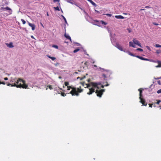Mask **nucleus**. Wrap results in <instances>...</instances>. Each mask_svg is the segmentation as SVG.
I'll list each match as a JSON object with an SVG mask.
<instances>
[{
    "instance_id": "nucleus-13",
    "label": "nucleus",
    "mask_w": 161,
    "mask_h": 161,
    "mask_svg": "<svg viewBox=\"0 0 161 161\" xmlns=\"http://www.w3.org/2000/svg\"><path fill=\"white\" fill-rule=\"evenodd\" d=\"M115 17L117 19H124V17L121 15H115Z\"/></svg>"
},
{
    "instance_id": "nucleus-49",
    "label": "nucleus",
    "mask_w": 161,
    "mask_h": 161,
    "mask_svg": "<svg viewBox=\"0 0 161 161\" xmlns=\"http://www.w3.org/2000/svg\"><path fill=\"white\" fill-rule=\"evenodd\" d=\"M63 18H64V19L65 21L66 22V19L64 17H63Z\"/></svg>"
},
{
    "instance_id": "nucleus-24",
    "label": "nucleus",
    "mask_w": 161,
    "mask_h": 161,
    "mask_svg": "<svg viewBox=\"0 0 161 161\" xmlns=\"http://www.w3.org/2000/svg\"><path fill=\"white\" fill-rule=\"evenodd\" d=\"M155 47H161V45H160L159 44H155Z\"/></svg>"
},
{
    "instance_id": "nucleus-30",
    "label": "nucleus",
    "mask_w": 161,
    "mask_h": 161,
    "mask_svg": "<svg viewBox=\"0 0 161 161\" xmlns=\"http://www.w3.org/2000/svg\"><path fill=\"white\" fill-rule=\"evenodd\" d=\"M5 8V9H6L8 10H11V9L10 8H9V7H6V8Z\"/></svg>"
},
{
    "instance_id": "nucleus-51",
    "label": "nucleus",
    "mask_w": 161,
    "mask_h": 161,
    "mask_svg": "<svg viewBox=\"0 0 161 161\" xmlns=\"http://www.w3.org/2000/svg\"><path fill=\"white\" fill-rule=\"evenodd\" d=\"M145 9H141L140 11L144 10Z\"/></svg>"
},
{
    "instance_id": "nucleus-23",
    "label": "nucleus",
    "mask_w": 161,
    "mask_h": 161,
    "mask_svg": "<svg viewBox=\"0 0 161 161\" xmlns=\"http://www.w3.org/2000/svg\"><path fill=\"white\" fill-rule=\"evenodd\" d=\"M52 47L58 49V47L57 45H53L52 46Z\"/></svg>"
},
{
    "instance_id": "nucleus-28",
    "label": "nucleus",
    "mask_w": 161,
    "mask_h": 161,
    "mask_svg": "<svg viewBox=\"0 0 161 161\" xmlns=\"http://www.w3.org/2000/svg\"><path fill=\"white\" fill-rule=\"evenodd\" d=\"M21 21H22V23L23 24H25L26 23L25 21L23 19H21Z\"/></svg>"
},
{
    "instance_id": "nucleus-3",
    "label": "nucleus",
    "mask_w": 161,
    "mask_h": 161,
    "mask_svg": "<svg viewBox=\"0 0 161 161\" xmlns=\"http://www.w3.org/2000/svg\"><path fill=\"white\" fill-rule=\"evenodd\" d=\"M104 91V89H101L99 90H97L96 91V93H97V97H101Z\"/></svg>"
},
{
    "instance_id": "nucleus-43",
    "label": "nucleus",
    "mask_w": 161,
    "mask_h": 161,
    "mask_svg": "<svg viewBox=\"0 0 161 161\" xmlns=\"http://www.w3.org/2000/svg\"><path fill=\"white\" fill-rule=\"evenodd\" d=\"M145 8H150V7L149 6H145Z\"/></svg>"
},
{
    "instance_id": "nucleus-16",
    "label": "nucleus",
    "mask_w": 161,
    "mask_h": 161,
    "mask_svg": "<svg viewBox=\"0 0 161 161\" xmlns=\"http://www.w3.org/2000/svg\"><path fill=\"white\" fill-rule=\"evenodd\" d=\"M64 36L67 39L69 40L71 42V37H70L69 35H67L66 34H65Z\"/></svg>"
},
{
    "instance_id": "nucleus-35",
    "label": "nucleus",
    "mask_w": 161,
    "mask_h": 161,
    "mask_svg": "<svg viewBox=\"0 0 161 161\" xmlns=\"http://www.w3.org/2000/svg\"><path fill=\"white\" fill-rule=\"evenodd\" d=\"M105 14L109 17H111L112 16V14Z\"/></svg>"
},
{
    "instance_id": "nucleus-47",
    "label": "nucleus",
    "mask_w": 161,
    "mask_h": 161,
    "mask_svg": "<svg viewBox=\"0 0 161 161\" xmlns=\"http://www.w3.org/2000/svg\"><path fill=\"white\" fill-rule=\"evenodd\" d=\"M5 8H4V7H2V8H1V10H3V9H5Z\"/></svg>"
},
{
    "instance_id": "nucleus-45",
    "label": "nucleus",
    "mask_w": 161,
    "mask_h": 161,
    "mask_svg": "<svg viewBox=\"0 0 161 161\" xmlns=\"http://www.w3.org/2000/svg\"><path fill=\"white\" fill-rule=\"evenodd\" d=\"M1 84H3V85H5V83L4 81L1 82Z\"/></svg>"
},
{
    "instance_id": "nucleus-59",
    "label": "nucleus",
    "mask_w": 161,
    "mask_h": 161,
    "mask_svg": "<svg viewBox=\"0 0 161 161\" xmlns=\"http://www.w3.org/2000/svg\"><path fill=\"white\" fill-rule=\"evenodd\" d=\"M63 87L64 88L65 87L64 86H63Z\"/></svg>"
},
{
    "instance_id": "nucleus-50",
    "label": "nucleus",
    "mask_w": 161,
    "mask_h": 161,
    "mask_svg": "<svg viewBox=\"0 0 161 161\" xmlns=\"http://www.w3.org/2000/svg\"><path fill=\"white\" fill-rule=\"evenodd\" d=\"M90 81V79H88V80H87V81L88 82H89Z\"/></svg>"
},
{
    "instance_id": "nucleus-54",
    "label": "nucleus",
    "mask_w": 161,
    "mask_h": 161,
    "mask_svg": "<svg viewBox=\"0 0 161 161\" xmlns=\"http://www.w3.org/2000/svg\"><path fill=\"white\" fill-rule=\"evenodd\" d=\"M109 84H107V85H105V86H109Z\"/></svg>"
},
{
    "instance_id": "nucleus-37",
    "label": "nucleus",
    "mask_w": 161,
    "mask_h": 161,
    "mask_svg": "<svg viewBox=\"0 0 161 161\" xmlns=\"http://www.w3.org/2000/svg\"><path fill=\"white\" fill-rule=\"evenodd\" d=\"M102 75H103V77L104 78L107 77V76H106V74H103Z\"/></svg>"
},
{
    "instance_id": "nucleus-48",
    "label": "nucleus",
    "mask_w": 161,
    "mask_h": 161,
    "mask_svg": "<svg viewBox=\"0 0 161 161\" xmlns=\"http://www.w3.org/2000/svg\"><path fill=\"white\" fill-rule=\"evenodd\" d=\"M81 84H82V85L83 86H84V82H83L81 83Z\"/></svg>"
},
{
    "instance_id": "nucleus-7",
    "label": "nucleus",
    "mask_w": 161,
    "mask_h": 161,
    "mask_svg": "<svg viewBox=\"0 0 161 161\" xmlns=\"http://www.w3.org/2000/svg\"><path fill=\"white\" fill-rule=\"evenodd\" d=\"M28 23L29 26L32 28V30L34 31L35 29V26L34 24L31 23H30L28 22Z\"/></svg>"
},
{
    "instance_id": "nucleus-11",
    "label": "nucleus",
    "mask_w": 161,
    "mask_h": 161,
    "mask_svg": "<svg viewBox=\"0 0 161 161\" xmlns=\"http://www.w3.org/2000/svg\"><path fill=\"white\" fill-rule=\"evenodd\" d=\"M6 45L7 47H9V48H13L14 47V46L13 45V43L12 42H10L9 43H6Z\"/></svg>"
},
{
    "instance_id": "nucleus-2",
    "label": "nucleus",
    "mask_w": 161,
    "mask_h": 161,
    "mask_svg": "<svg viewBox=\"0 0 161 161\" xmlns=\"http://www.w3.org/2000/svg\"><path fill=\"white\" fill-rule=\"evenodd\" d=\"M67 88L68 90H69L70 89H72L69 93L71 94L72 96H78L79 95V93L82 92V90L78 88L77 90L76 88L72 86H68Z\"/></svg>"
},
{
    "instance_id": "nucleus-10",
    "label": "nucleus",
    "mask_w": 161,
    "mask_h": 161,
    "mask_svg": "<svg viewBox=\"0 0 161 161\" xmlns=\"http://www.w3.org/2000/svg\"><path fill=\"white\" fill-rule=\"evenodd\" d=\"M143 90V89L142 88H140L138 90V91H139V98H141L142 97V91Z\"/></svg>"
},
{
    "instance_id": "nucleus-12",
    "label": "nucleus",
    "mask_w": 161,
    "mask_h": 161,
    "mask_svg": "<svg viewBox=\"0 0 161 161\" xmlns=\"http://www.w3.org/2000/svg\"><path fill=\"white\" fill-rule=\"evenodd\" d=\"M91 84L92 86L94 87H97L98 84L97 83L93 82H91Z\"/></svg>"
},
{
    "instance_id": "nucleus-4",
    "label": "nucleus",
    "mask_w": 161,
    "mask_h": 161,
    "mask_svg": "<svg viewBox=\"0 0 161 161\" xmlns=\"http://www.w3.org/2000/svg\"><path fill=\"white\" fill-rule=\"evenodd\" d=\"M133 42L135 44L137 45L140 47H142L141 43L138 41L135 38H134L133 39Z\"/></svg>"
},
{
    "instance_id": "nucleus-46",
    "label": "nucleus",
    "mask_w": 161,
    "mask_h": 161,
    "mask_svg": "<svg viewBox=\"0 0 161 161\" xmlns=\"http://www.w3.org/2000/svg\"><path fill=\"white\" fill-rule=\"evenodd\" d=\"M4 80H8V78L7 77H5L4 78Z\"/></svg>"
},
{
    "instance_id": "nucleus-32",
    "label": "nucleus",
    "mask_w": 161,
    "mask_h": 161,
    "mask_svg": "<svg viewBox=\"0 0 161 161\" xmlns=\"http://www.w3.org/2000/svg\"><path fill=\"white\" fill-rule=\"evenodd\" d=\"M136 50H137V51H140L141 52H142L143 51V49H142L141 48H137L136 49Z\"/></svg>"
},
{
    "instance_id": "nucleus-22",
    "label": "nucleus",
    "mask_w": 161,
    "mask_h": 161,
    "mask_svg": "<svg viewBox=\"0 0 161 161\" xmlns=\"http://www.w3.org/2000/svg\"><path fill=\"white\" fill-rule=\"evenodd\" d=\"M80 50V49L79 48L76 49H75V50H74V51H73V52L74 53H76L77 52L79 51Z\"/></svg>"
},
{
    "instance_id": "nucleus-15",
    "label": "nucleus",
    "mask_w": 161,
    "mask_h": 161,
    "mask_svg": "<svg viewBox=\"0 0 161 161\" xmlns=\"http://www.w3.org/2000/svg\"><path fill=\"white\" fill-rule=\"evenodd\" d=\"M157 63H158V65L156 66V67H161V61H157Z\"/></svg>"
},
{
    "instance_id": "nucleus-61",
    "label": "nucleus",
    "mask_w": 161,
    "mask_h": 161,
    "mask_svg": "<svg viewBox=\"0 0 161 161\" xmlns=\"http://www.w3.org/2000/svg\"><path fill=\"white\" fill-rule=\"evenodd\" d=\"M42 24V25L43 26V25L42 24Z\"/></svg>"
},
{
    "instance_id": "nucleus-33",
    "label": "nucleus",
    "mask_w": 161,
    "mask_h": 161,
    "mask_svg": "<svg viewBox=\"0 0 161 161\" xmlns=\"http://www.w3.org/2000/svg\"><path fill=\"white\" fill-rule=\"evenodd\" d=\"M129 54L131 56H135V55L134 54H133V53H131L129 52Z\"/></svg>"
},
{
    "instance_id": "nucleus-44",
    "label": "nucleus",
    "mask_w": 161,
    "mask_h": 161,
    "mask_svg": "<svg viewBox=\"0 0 161 161\" xmlns=\"http://www.w3.org/2000/svg\"><path fill=\"white\" fill-rule=\"evenodd\" d=\"M158 84H159V85H161V82H160V80L158 81Z\"/></svg>"
},
{
    "instance_id": "nucleus-26",
    "label": "nucleus",
    "mask_w": 161,
    "mask_h": 161,
    "mask_svg": "<svg viewBox=\"0 0 161 161\" xmlns=\"http://www.w3.org/2000/svg\"><path fill=\"white\" fill-rule=\"evenodd\" d=\"M86 77L84 76L83 77H82L81 78L80 77H78L77 78V79H80V80H83V79H84V78H85Z\"/></svg>"
},
{
    "instance_id": "nucleus-56",
    "label": "nucleus",
    "mask_w": 161,
    "mask_h": 161,
    "mask_svg": "<svg viewBox=\"0 0 161 161\" xmlns=\"http://www.w3.org/2000/svg\"><path fill=\"white\" fill-rule=\"evenodd\" d=\"M95 11L97 12H98V11L95 10Z\"/></svg>"
},
{
    "instance_id": "nucleus-9",
    "label": "nucleus",
    "mask_w": 161,
    "mask_h": 161,
    "mask_svg": "<svg viewBox=\"0 0 161 161\" xmlns=\"http://www.w3.org/2000/svg\"><path fill=\"white\" fill-rule=\"evenodd\" d=\"M136 57L140 59L143 60H146V61H149V59H148L144 58L143 57H141L140 56H139L138 55L136 56Z\"/></svg>"
},
{
    "instance_id": "nucleus-41",
    "label": "nucleus",
    "mask_w": 161,
    "mask_h": 161,
    "mask_svg": "<svg viewBox=\"0 0 161 161\" xmlns=\"http://www.w3.org/2000/svg\"><path fill=\"white\" fill-rule=\"evenodd\" d=\"M78 88H79V89H81V90H82V91H83V89L81 88V87L80 86L79 87H78V88H76V89H77L76 90H77V89H78Z\"/></svg>"
},
{
    "instance_id": "nucleus-57",
    "label": "nucleus",
    "mask_w": 161,
    "mask_h": 161,
    "mask_svg": "<svg viewBox=\"0 0 161 161\" xmlns=\"http://www.w3.org/2000/svg\"><path fill=\"white\" fill-rule=\"evenodd\" d=\"M1 81H0V84H1Z\"/></svg>"
},
{
    "instance_id": "nucleus-55",
    "label": "nucleus",
    "mask_w": 161,
    "mask_h": 161,
    "mask_svg": "<svg viewBox=\"0 0 161 161\" xmlns=\"http://www.w3.org/2000/svg\"><path fill=\"white\" fill-rule=\"evenodd\" d=\"M102 87L103 88L104 87L103 86V85L102 86Z\"/></svg>"
},
{
    "instance_id": "nucleus-36",
    "label": "nucleus",
    "mask_w": 161,
    "mask_h": 161,
    "mask_svg": "<svg viewBox=\"0 0 161 161\" xmlns=\"http://www.w3.org/2000/svg\"><path fill=\"white\" fill-rule=\"evenodd\" d=\"M157 93L158 94H159V93H161V89H159V90H158L157 91Z\"/></svg>"
},
{
    "instance_id": "nucleus-42",
    "label": "nucleus",
    "mask_w": 161,
    "mask_h": 161,
    "mask_svg": "<svg viewBox=\"0 0 161 161\" xmlns=\"http://www.w3.org/2000/svg\"><path fill=\"white\" fill-rule=\"evenodd\" d=\"M149 107H151V108L152 107V105H153V104H149Z\"/></svg>"
},
{
    "instance_id": "nucleus-29",
    "label": "nucleus",
    "mask_w": 161,
    "mask_h": 161,
    "mask_svg": "<svg viewBox=\"0 0 161 161\" xmlns=\"http://www.w3.org/2000/svg\"><path fill=\"white\" fill-rule=\"evenodd\" d=\"M161 53V51L160 50H156V53L157 54H159Z\"/></svg>"
},
{
    "instance_id": "nucleus-6",
    "label": "nucleus",
    "mask_w": 161,
    "mask_h": 161,
    "mask_svg": "<svg viewBox=\"0 0 161 161\" xmlns=\"http://www.w3.org/2000/svg\"><path fill=\"white\" fill-rule=\"evenodd\" d=\"M89 92L87 93L88 95L92 94L93 93L95 92V89L93 88H89Z\"/></svg>"
},
{
    "instance_id": "nucleus-1",
    "label": "nucleus",
    "mask_w": 161,
    "mask_h": 161,
    "mask_svg": "<svg viewBox=\"0 0 161 161\" xmlns=\"http://www.w3.org/2000/svg\"><path fill=\"white\" fill-rule=\"evenodd\" d=\"M16 83V84L15 83L12 84L8 83L7 84V86H16L17 88H22L25 89L28 87V86L25 83V81L22 79H18L17 80Z\"/></svg>"
},
{
    "instance_id": "nucleus-21",
    "label": "nucleus",
    "mask_w": 161,
    "mask_h": 161,
    "mask_svg": "<svg viewBox=\"0 0 161 161\" xmlns=\"http://www.w3.org/2000/svg\"><path fill=\"white\" fill-rule=\"evenodd\" d=\"M54 8L55 10L59 11L60 9L57 6L56 7H54Z\"/></svg>"
},
{
    "instance_id": "nucleus-60",
    "label": "nucleus",
    "mask_w": 161,
    "mask_h": 161,
    "mask_svg": "<svg viewBox=\"0 0 161 161\" xmlns=\"http://www.w3.org/2000/svg\"><path fill=\"white\" fill-rule=\"evenodd\" d=\"M130 32V31H129V32Z\"/></svg>"
},
{
    "instance_id": "nucleus-8",
    "label": "nucleus",
    "mask_w": 161,
    "mask_h": 161,
    "mask_svg": "<svg viewBox=\"0 0 161 161\" xmlns=\"http://www.w3.org/2000/svg\"><path fill=\"white\" fill-rule=\"evenodd\" d=\"M116 47L119 49L121 51H123V48L122 47L120 46L118 43H116Z\"/></svg>"
},
{
    "instance_id": "nucleus-5",
    "label": "nucleus",
    "mask_w": 161,
    "mask_h": 161,
    "mask_svg": "<svg viewBox=\"0 0 161 161\" xmlns=\"http://www.w3.org/2000/svg\"><path fill=\"white\" fill-rule=\"evenodd\" d=\"M140 100V102L144 106H146L147 105V103L146 102L145 100L142 97L139 98Z\"/></svg>"
},
{
    "instance_id": "nucleus-14",
    "label": "nucleus",
    "mask_w": 161,
    "mask_h": 161,
    "mask_svg": "<svg viewBox=\"0 0 161 161\" xmlns=\"http://www.w3.org/2000/svg\"><path fill=\"white\" fill-rule=\"evenodd\" d=\"M134 43H133V42H129V46L130 47H133L135 48V46L134 45Z\"/></svg>"
},
{
    "instance_id": "nucleus-18",
    "label": "nucleus",
    "mask_w": 161,
    "mask_h": 161,
    "mask_svg": "<svg viewBox=\"0 0 161 161\" xmlns=\"http://www.w3.org/2000/svg\"><path fill=\"white\" fill-rule=\"evenodd\" d=\"M89 2L93 5L94 6H96V4L92 0H87Z\"/></svg>"
},
{
    "instance_id": "nucleus-52",
    "label": "nucleus",
    "mask_w": 161,
    "mask_h": 161,
    "mask_svg": "<svg viewBox=\"0 0 161 161\" xmlns=\"http://www.w3.org/2000/svg\"><path fill=\"white\" fill-rule=\"evenodd\" d=\"M31 37L32 38H34V36H31Z\"/></svg>"
},
{
    "instance_id": "nucleus-34",
    "label": "nucleus",
    "mask_w": 161,
    "mask_h": 161,
    "mask_svg": "<svg viewBox=\"0 0 161 161\" xmlns=\"http://www.w3.org/2000/svg\"><path fill=\"white\" fill-rule=\"evenodd\" d=\"M146 47H147V49L149 51H151V49L150 48V47L148 46H146Z\"/></svg>"
},
{
    "instance_id": "nucleus-58",
    "label": "nucleus",
    "mask_w": 161,
    "mask_h": 161,
    "mask_svg": "<svg viewBox=\"0 0 161 161\" xmlns=\"http://www.w3.org/2000/svg\"><path fill=\"white\" fill-rule=\"evenodd\" d=\"M47 88L46 89V90H47Z\"/></svg>"
},
{
    "instance_id": "nucleus-39",
    "label": "nucleus",
    "mask_w": 161,
    "mask_h": 161,
    "mask_svg": "<svg viewBox=\"0 0 161 161\" xmlns=\"http://www.w3.org/2000/svg\"><path fill=\"white\" fill-rule=\"evenodd\" d=\"M161 102V101L160 100H158L157 102V104H159V103Z\"/></svg>"
},
{
    "instance_id": "nucleus-27",
    "label": "nucleus",
    "mask_w": 161,
    "mask_h": 161,
    "mask_svg": "<svg viewBox=\"0 0 161 161\" xmlns=\"http://www.w3.org/2000/svg\"><path fill=\"white\" fill-rule=\"evenodd\" d=\"M61 95L63 97H64L66 96V94L64 92H61Z\"/></svg>"
},
{
    "instance_id": "nucleus-53",
    "label": "nucleus",
    "mask_w": 161,
    "mask_h": 161,
    "mask_svg": "<svg viewBox=\"0 0 161 161\" xmlns=\"http://www.w3.org/2000/svg\"><path fill=\"white\" fill-rule=\"evenodd\" d=\"M47 16H49V14H48V12H47Z\"/></svg>"
},
{
    "instance_id": "nucleus-20",
    "label": "nucleus",
    "mask_w": 161,
    "mask_h": 161,
    "mask_svg": "<svg viewBox=\"0 0 161 161\" xmlns=\"http://www.w3.org/2000/svg\"><path fill=\"white\" fill-rule=\"evenodd\" d=\"M64 84L65 86H67V87H68V86H69V83L68 82H65Z\"/></svg>"
},
{
    "instance_id": "nucleus-38",
    "label": "nucleus",
    "mask_w": 161,
    "mask_h": 161,
    "mask_svg": "<svg viewBox=\"0 0 161 161\" xmlns=\"http://www.w3.org/2000/svg\"><path fill=\"white\" fill-rule=\"evenodd\" d=\"M59 0H53V2L54 3H55V2H59Z\"/></svg>"
},
{
    "instance_id": "nucleus-17",
    "label": "nucleus",
    "mask_w": 161,
    "mask_h": 161,
    "mask_svg": "<svg viewBox=\"0 0 161 161\" xmlns=\"http://www.w3.org/2000/svg\"><path fill=\"white\" fill-rule=\"evenodd\" d=\"M47 56L49 58L51 59L53 61L55 60L56 59V58H55L54 57H51L48 55H47Z\"/></svg>"
},
{
    "instance_id": "nucleus-40",
    "label": "nucleus",
    "mask_w": 161,
    "mask_h": 161,
    "mask_svg": "<svg viewBox=\"0 0 161 161\" xmlns=\"http://www.w3.org/2000/svg\"><path fill=\"white\" fill-rule=\"evenodd\" d=\"M153 24L154 25H158V24H157V23H153Z\"/></svg>"
},
{
    "instance_id": "nucleus-19",
    "label": "nucleus",
    "mask_w": 161,
    "mask_h": 161,
    "mask_svg": "<svg viewBox=\"0 0 161 161\" xmlns=\"http://www.w3.org/2000/svg\"><path fill=\"white\" fill-rule=\"evenodd\" d=\"M86 85L87 86L86 87H85L86 88H88L92 86L91 84V82L89 84H86Z\"/></svg>"
},
{
    "instance_id": "nucleus-31",
    "label": "nucleus",
    "mask_w": 161,
    "mask_h": 161,
    "mask_svg": "<svg viewBox=\"0 0 161 161\" xmlns=\"http://www.w3.org/2000/svg\"><path fill=\"white\" fill-rule=\"evenodd\" d=\"M101 23H102V24H103L105 25H107V23L104 22L103 21H101Z\"/></svg>"
},
{
    "instance_id": "nucleus-25",
    "label": "nucleus",
    "mask_w": 161,
    "mask_h": 161,
    "mask_svg": "<svg viewBox=\"0 0 161 161\" xmlns=\"http://www.w3.org/2000/svg\"><path fill=\"white\" fill-rule=\"evenodd\" d=\"M47 87H48L49 89H50V90H52L53 89V88L52 87V86L51 85H48L47 86Z\"/></svg>"
}]
</instances>
